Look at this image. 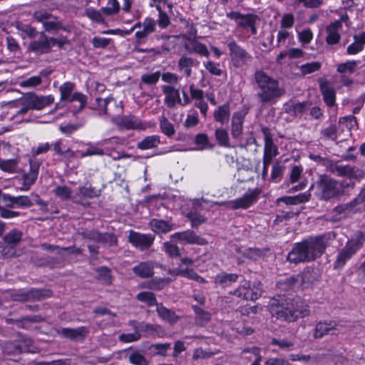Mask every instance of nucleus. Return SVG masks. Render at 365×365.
I'll return each mask as SVG.
<instances>
[{"mask_svg": "<svg viewBox=\"0 0 365 365\" xmlns=\"http://www.w3.org/2000/svg\"><path fill=\"white\" fill-rule=\"evenodd\" d=\"M200 62L186 54H182L178 62V68L180 72L183 73L187 78L192 75V68L197 67Z\"/></svg>", "mask_w": 365, "mask_h": 365, "instance_id": "obj_26", "label": "nucleus"}, {"mask_svg": "<svg viewBox=\"0 0 365 365\" xmlns=\"http://www.w3.org/2000/svg\"><path fill=\"white\" fill-rule=\"evenodd\" d=\"M157 312L162 319L170 322H176L178 319L175 312L168 309L165 307H163V305H157Z\"/></svg>", "mask_w": 365, "mask_h": 365, "instance_id": "obj_51", "label": "nucleus"}, {"mask_svg": "<svg viewBox=\"0 0 365 365\" xmlns=\"http://www.w3.org/2000/svg\"><path fill=\"white\" fill-rule=\"evenodd\" d=\"M176 275H180L186 278H188L190 279L195 280L200 284H205L207 282V281L197 274V272H195L193 269H180L175 271Z\"/></svg>", "mask_w": 365, "mask_h": 365, "instance_id": "obj_41", "label": "nucleus"}, {"mask_svg": "<svg viewBox=\"0 0 365 365\" xmlns=\"http://www.w3.org/2000/svg\"><path fill=\"white\" fill-rule=\"evenodd\" d=\"M74 88L75 83L72 82L67 81L63 83L59 88L61 101H68L71 97V95L74 90Z\"/></svg>", "mask_w": 365, "mask_h": 365, "instance_id": "obj_49", "label": "nucleus"}, {"mask_svg": "<svg viewBox=\"0 0 365 365\" xmlns=\"http://www.w3.org/2000/svg\"><path fill=\"white\" fill-rule=\"evenodd\" d=\"M155 237L151 234H142L130 230L128 241L135 248L141 251L150 248L154 242Z\"/></svg>", "mask_w": 365, "mask_h": 365, "instance_id": "obj_15", "label": "nucleus"}, {"mask_svg": "<svg viewBox=\"0 0 365 365\" xmlns=\"http://www.w3.org/2000/svg\"><path fill=\"white\" fill-rule=\"evenodd\" d=\"M314 190V195L320 200L329 202L334 200L344 193L343 184L326 174H321L313 183L309 190Z\"/></svg>", "mask_w": 365, "mask_h": 365, "instance_id": "obj_3", "label": "nucleus"}, {"mask_svg": "<svg viewBox=\"0 0 365 365\" xmlns=\"http://www.w3.org/2000/svg\"><path fill=\"white\" fill-rule=\"evenodd\" d=\"M160 144V137L157 135H148L139 141L137 148L145 150L157 148Z\"/></svg>", "mask_w": 365, "mask_h": 365, "instance_id": "obj_38", "label": "nucleus"}, {"mask_svg": "<svg viewBox=\"0 0 365 365\" xmlns=\"http://www.w3.org/2000/svg\"><path fill=\"white\" fill-rule=\"evenodd\" d=\"M356 119L354 115L344 116L339 120L337 128L341 137H347L350 135V131L356 126Z\"/></svg>", "mask_w": 365, "mask_h": 365, "instance_id": "obj_28", "label": "nucleus"}, {"mask_svg": "<svg viewBox=\"0 0 365 365\" xmlns=\"http://www.w3.org/2000/svg\"><path fill=\"white\" fill-rule=\"evenodd\" d=\"M153 262L150 261L142 262L138 265L133 267V272L140 278H149L154 274Z\"/></svg>", "mask_w": 365, "mask_h": 365, "instance_id": "obj_32", "label": "nucleus"}, {"mask_svg": "<svg viewBox=\"0 0 365 365\" xmlns=\"http://www.w3.org/2000/svg\"><path fill=\"white\" fill-rule=\"evenodd\" d=\"M58 334L63 338L71 341H83L88 334L89 330L86 327L77 328H61L57 331Z\"/></svg>", "mask_w": 365, "mask_h": 365, "instance_id": "obj_22", "label": "nucleus"}, {"mask_svg": "<svg viewBox=\"0 0 365 365\" xmlns=\"http://www.w3.org/2000/svg\"><path fill=\"white\" fill-rule=\"evenodd\" d=\"M354 41L346 49L349 55H355L363 51L365 46V32L354 36Z\"/></svg>", "mask_w": 365, "mask_h": 365, "instance_id": "obj_35", "label": "nucleus"}, {"mask_svg": "<svg viewBox=\"0 0 365 365\" xmlns=\"http://www.w3.org/2000/svg\"><path fill=\"white\" fill-rule=\"evenodd\" d=\"M333 174L340 177H354L356 173L354 168L349 165H337L332 162L328 169Z\"/></svg>", "mask_w": 365, "mask_h": 365, "instance_id": "obj_31", "label": "nucleus"}, {"mask_svg": "<svg viewBox=\"0 0 365 365\" xmlns=\"http://www.w3.org/2000/svg\"><path fill=\"white\" fill-rule=\"evenodd\" d=\"M21 232L14 229L4 237V241L6 244L15 247L21 242Z\"/></svg>", "mask_w": 365, "mask_h": 365, "instance_id": "obj_43", "label": "nucleus"}, {"mask_svg": "<svg viewBox=\"0 0 365 365\" xmlns=\"http://www.w3.org/2000/svg\"><path fill=\"white\" fill-rule=\"evenodd\" d=\"M41 162L38 160H29V170L24 173L21 177L22 180L21 186L19 187L21 191H28L36 182L39 173Z\"/></svg>", "mask_w": 365, "mask_h": 365, "instance_id": "obj_13", "label": "nucleus"}, {"mask_svg": "<svg viewBox=\"0 0 365 365\" xmlns=\"http://www.w3.org/2000/svg\"><path fill=\"white\" fill-rule=\"evenodd\" d=\"M358 202L355 198L345 204L339 205L334 207L331 212L328 214L327 220L331 222H337L347 217L350 214L356 211V207L358 205Z\"/></svg>", "mask_w": 365, "mask_h": 365, "instance_id": "obj_11", "label": "nucleus"}, {"mask_svg": "<svg viewBox=\"0 0 365 365\" xmlns=\"http://www.w3.org/2000/svg\"><path fill=\"white\" fill-rule=\"evenodd\" d=\"M239 278V275L233 273L221 272L216 275L215 283L223 288L230 287L235 283Z\"/></svg>", "mask_w": 365, "mask_h": 365, "instance_id": "obj_36", "label": "nucleus"}, {"mask_svg": "<svg viewBox=\"0 0 365 365\" xmlns=\"http://www.w3.org/2000/svg\"><path fill=\"white\" fill-rule=\"evenodd\" d=\"M284 314H289V312H294V319L292 321H286L287 322H296L299 318H303L308 316L310 313L307 304H305L300 298H289L287 297V305L284 306L283 310Z\"/></svg>", "mask_w": 365, "mask_h": 365, "instance_id": "obj_10", "label": "nucleus"}, {"mask_svg": "<svg viewBox=\"0 0 365 365\" xmlns=\"http://www.w3.org/2000/svg\"><path fill=\"white\" fill-rule=\"evenodd\" d=\"M364 243L365 231H356L338 252L334 262V268L336 269L343 268L346 262L364 246Z\"/></svg>", "mask_w": 365, "mask_h": 365, "instance_id": "obj_5", "label": "nucleus"}, {"mask_svg": "<svg viewBox=\"0 0 365 365\" xmlns=\"http://www.w3.org/2000/svg\"><path fill=\"white\" fill-rule=\"evenodd\" d=\"M88 148L85 151H83L80 154L81 158H85L87 156H92V155H103L104 151L103 149H102L101 147L93 145L91 143H88Z\"/></svg>", "mask_w": 365, "mask_h": 365, "instance_id": "obj_57", "label": "nucleus"}, {"mask_svg": "<svg viewBox=\"0 0 365 365\" xmlns=\"http://www.w3.org/2000/svg\"><path fill=\"white\" fill-rule=\"evenodd\" d=\"M43 319L40 315L25 316L16 320V326L19 328H25L26 325L31 323L41 322Z\"/></svg>", "mask_w": 365, "mask_h": 365, "instance_id": "obj_53", "label": "nucleus"}, {"mask_svg": "<svg viewBox=\"0 0 365 365\" xmlns=\"http://www.w3.org/2000/svg\"><path fill=\"white\" fill-rule=\"evenodd\" d=\"M149 225L151 230L158 235L165 234L173 228V225L171 222L163 220L153 219Z\"/></svg>", "mask_w": 365, "mask_h": 365, "instance_id": "obj_33", "label": "nucleus"}, {"mask_svg": "<svg viewBox=\"0 0 365 365\" xmlns=\"http://www.w3.org/2000/svg\"><path fill=\"white\" fill-rule=\"evenodd\" d=\"M192 308L196 314V322L198 324L203 326L210 320L211 315L208 312L196 305H192Z\"/></svg>", "mask_w": 365, "mask_h": 365, "instance_id": "obj_45", "label": "nucleus"}, {"mask_svg": "<svg viewBox=\"0 0 365 365\" xmlns=\"http://www.w3.org/2000/svg\"><path fill=\"white\" fill-rule=\"evenodd\" d=\"M321 138L324 140H336L341 138L339 130L336 125H330L329 126L322 129L320 132Z\"/></svg>", "mask_w": 365, "mask_h": 365, "instance_id": "obj_40", "label": "nucleus"}, {"mask_svg": "<svg viewBox=\"0 0 365 365\" xmlns=\"http://www.w3.org/2000/svg\"><path fill=\"white\" fill-rule=\"evenodd\" d=\"M309 101H290L284 105V113L295 118H301L310 108Z\"/></svg>", "mask_w": 365, "mask_h": 365, "instance_id": "obj_21", "label": "nucleus"}, {"mask_svg": "<svg viewBox=\"0 0 365 365\" xmlns=\"http://www.w3.org/2000/svg\"><path fill=\"white\" fill-rule=\"evenodd\" d=\"M278 284L284 290L300 287L297 274L282 279Z\"/></svg>", "mask_w": 365, "mask_h": 365, "instance_id": "obj_47", "label": "nucleus"}, {"mask_svg": "<svg viewBox=\"0 0 365 365\" xmlns=\"http://www.w3.org/2000/svg\"><path fill=\"white\" fill-rule=\"evenodd\" d=\"M317 81L324 101L328 106H333L335 104L336 91L331 82L324 78H319Z\"/></svg>", "mask_w": 365, "mask_h": 365, "instance_id": "obj_19", "label": "nucleus"}, {"mask_svg": "<svg viewBox=\"0 0 365 365\" xmlns=\"http://www.w3.org/2000/svg\"><path fill=\"white\" fill-rule=\"evenodd\" d=\"M155 9L158 11V18L156 21L157 25L161 29H167L170 24V18L168 14L162 9L160 5H155Z\"/></svg>", "mask_w": 365, "mask_h": 365, "instance_id": "obj_48", "label": "nucleus"}, {"mask_svg": "<svg viewBox=\"0 0 365 365\" xmlns=\"http://www.w3.org/2000/svg\"><path fill=\"white\" fill-rule=\"evenodd\" d=\"M53 192L60 199L65 200L71 197L72 190L69 187L66 185L58 186L54 189Z\"/></svg>", "mask_w": 365, "mask_h": 365, "instance_id": "obj_64", "label": "nucleus"}, {"mask_svg": "<svg viewBox=\"0 0 365 365\" xmlns=\"http://www.w3.org/2000/svg\"><path fill=\"white\" fill-rule=\"evenodd\" d=\"M160 72L156 71L153 73L143 74L140 77V81L146 85H154L160 79Z\"/></svg>", "mask_w": 365, "mask_h": 365, "instance_id": "obj_62", "label": "nucleus"}, {"mask_svg": "<svg viewBox=\"0 0 365 365\" xmlns=\"http://www.w3.org/2000/svg\"><path fill=\"white\" fill-rule=\"evenodd\" d=\"M192 53H197L202 56L208 57L210 55L207 46L195 39H192Z\"/></svg>", "mask_w": 365, "mask_h": 365, "instance_id": "obj_59", "label": "nucleus"}, {"mask_svg": "<svg viewBox=\"0 0 365 365\" xmlns=\"http://www.w3.org/2000/svg\"><path fill=\"white\" fill-rule=\"evenodd\" d=\"M136 299L140 302L147 304L150 307L158 305L155 295L151 292H141L137 294Z\"/></svg>", "mask_w": 365, "mask_h": 365, "instance_id": "obj_50", "label": "nucleus"}, {"mask_svg": "<svg viewBox=\"0 0 365 365\" xmlns=\"http://www.w3.org/2000/svg\"><path fill=\"white\" fill-rule=\"evenodd\" d=\"M40 38L38 40L31 41L28 49L36 55L48 53L51 51L49 37L43 31L40 32Z\"/></svg>", "mask_w": 365, "mask_h": 365, "instance_id": "obj_20", "label": "nucleus"}, {"mask_svg": "<svg viewBox=\"0 0 365 365\" xmlns=\"http://www.w3.org/2000/svg\"><path fill=\"white\" fill-rule=\"evenodd\" d=\"M187 217L190 220L192 227H197L201 224L205 223L207 220L203 215L194 212H188Z\"/></svg>", "mask_w": 365, "mask_h": 365, "instance_id": "obj_61", "label": "nucleus"}, {"mask_svg": "<svg viewBox=\"0 0 365 365\" xmlns=\"http://www.w3.org/2000/svg\"><path fill=\"white\" fill-rule=\"evenodd\" d=\"M112 121L118 126L127 130H145L151 126L150 123L143 122L138 117L133 115L116 117L113 118Z\"/></svg>", "mask_w": 365, "mask_h": 365, "instance_id": "obj_12", "label": "nucleus"}, {"mask_svg": "<svg viewBox=\"0 0 365 365\" xmlns=\"http://www.w3.org/2000/svg\"><path fill=\"white\" fill-rule=\"evenodd\" d=\"M227 46L235 66L240 67L251 61L252 56L235 41H230Z\"/></svg>", "mask_w": 365, "mask_h": 365, "instance_id": "obj_14", "label": "nucleus"}, {"mask_svg": "<svg viewBox=\"0 0 365 365\" xmlns=\"http://www.w3.org/2000/svg\"><path fill=\"white\" fill-rule=\"evenodd\" d=\"M113 101L115 103H116L115 101L114 100V98L112 96H109L104 99H103L101 98H96V106L95 108L98 109V110L101 111V113H102L103 114H108L107 106L108 103H110V102H113Z\"/></svg>", "mask_w": 365, "mask_h": 365, "instance_id": "obj_60", "label": "nucleus"}, {"mask_svg": "<svg viewBox=\"0 0 365 365\" xmlns=\"http://www.w3.org/2000/svg\"><path fill=\"white\" fill-rule=\"evenodd\" d=\"M98 243H101L105 247H113L117 245L118 239L113 233H101Z\"/></svg>", "mask_w": 365, "mask_h": 365, "instance_id": "obj_55", "label": "nucleus"}, {"mask_svg": "<svg viewBox=\"0 0 365 365\" xmlns=\"http://www.w3.org/2000/svg\"><path fill=\"white\" fill-rule=\"evenodd\" d=\"M338 324L331 320H324L316 324L313 336L315 339H322L326 335L336 336L339 333Z\"/></svg>", "mask_w": 365, "mask_h": 365, "instance_id": "obj_16", "label": "nucleus"}, {"mask_svg": "<svg viewBox=\"0 0 365 365\" xmlns=\"http://www.w3.org/2000/svg\"><path fill=\"white\" fill-rule=\"evenodd\" d=\"M300 287L307 288L312 286L319 279V274L312 267H307L304 270L297 274Z\"/></svg>", "mask_w": 365, "mask_h": 365, "instance_id": "obj_24", "label": "nucleus"}, {"mask_svg": "<svg viewBox=\"0 0 365 365\" xmlns=\"http://www.w3.org/2000/svg\"><path fill=\"white\" fill-rule=\"evenodd\" d=\"M163 93L165 95L164 103L169 108H174L181 103L180 91L172 86H163Z\"/></svg>", "mask_w": 365, "mask_h": 365, "instance_id": "obj_25", "label": "nucleus"}, {"mask_svg": "<svg viewBox=\"0 0 365 365\" xmlns=\"http://www.w3.org/2000/svg\"><path fill=\"white\" fill-rule=\"evenodd\" d=\"M42 83L41 76H34L28 78L19 83L21 88H33L40 85Z\"/></svg>", "mask_w": 365, "mask_h": 365, "instance_id": "obj_63", "label": "nucleus"}, {"mask_svg": "<svg viewBox=\"0 0 365 365\" xmlns=\"http://www.w3.org/2000/svg\"><path fill=\"white\" fill-rule=\"evenodd\" d=\"M159 123L161 132L168 137H172L175 133L174 125L165 115L160 118Z\"/></svg>", "mask_w": 365, "mask_h": 365, "instance_id": "obj_44", "label": "nucleus"}, {"mask_svg": "<svg viewBox=\"0 0 365 365\" xmlns=\"http://www.w3.org/2000/svg\"><path fill=\"white\" fill-rule=\"evenodd\" d=\"M54 101L52 95L38 96L34 92L24 93L21 98L10 103L11 107L19 108L16 112V115H24L30 110H41L51 105Z\"/></svg>", "mask_w": 365, "mask_h": 365, "instance_id": "obj_4", "label": "nucleus"}, {"mask_svg": "<svg viewBox=\"0 0 365 365\" xmlns=\"http://www.w3.org/2000/svg\"><path fill=\"white\" fill-rule=\"evenodd\" d=\"M215 139L219 145L225 148H231L228 132L226 129L220 128L215 131Z\"/></svg>", "mask_w": 365, "mask_h": 365, "instance_id": "obj_39", "label": "nucleus"}, {"mask_svg": "<svg viewBox=\"0 0 365 365\" xmlns=\"http://www.w3.org/2000/svg\"><path fill=\"white\" fill-rule=\"evenodd\" d=\"M259 20L257 15L253 14H242L237 26L244 29H250L252 35L257 34L256 22Z\"/></svg>", "mask_w": 365, "mask_h": 365, "instance_id": "obj_30", "label": "nucleus"}, {"mask_svg": "<svg viewBox=\"0 0 365 365\" xmlns=\"http://www.w3.org/2000/svg\"><path fill=\"white\" fill-rule=\"evenodd\" d=\"M322 63L319 61L307 63L299 66V70L302 76L311 74L320 70Z\"/></svg>", "mask_w": 365, "mask_h": 365, "instance_id": "obj_54", "label": "nucleus"}, {"mask_svg": "<svg viewBox=\"0 0 365 365\" xmlns=\"http://www.w3.org/2000/svg\"><path fill=\"white\" fill-rule=\"evenodd\" d=\"M52 296V292L48 289L32 288L27 291L19 289L14 292L11 295L13 300L16 302L42 301Z\"/></svg>", "mask_w": 365, "mask_h": 365, "instance_id": "obj_7", "label": "nucleus"}, {"mask_svg": "<svg viewBox=\"0 0 365 365\" xmlns=\"http://www.w3.org/2000/svg\"><path fill=\"white\" fill-rule=\"evenodd\" d=\"M143 29L138 31L135 34V36L138 42L145 39L148 36L156 31V21L150 17H146L142 22Z\"/></svg>", "mask_w": 365, "mask_h": 365, "instance_id": "obj_27", "label": "nucleus"}, {"mask_svg": "<svg viewBox=\"0 0 365 365\" xmlns=\"http://www.w3.org/2000/svg\"><path fill=\"white\" fill-rule=\"evenodd\" d=\"M341 26V21H336L327 26L326 41L329 45H334L339 41L341 37L339 31Z\"/></svg>", "mask_w": 365, "mask_h": 365, "instance_id": "obj_29", "label": "nucleus"}, {"mask_svg": "<svg viewBox=\"0 0 365 365\" xmlns=\"http://www.w3.org/2000/svg\"><path fill=\"white\" fill-rule=\"evenodd\" d=\"M259 195L260 190L257 188L248 190L241 197L237 198L235 200L228 202H216L215 204L220 205L227 204V207L233 210L247 209L257 201Z\"/></svg>", "mask_w": 365, "mask_h": 365, "instance_id": "obj_9", "label": "nucleus"}, {"mask_svg": "<svg viewBox=\"0 0 365 365\" xmlns=\"http://www.w3.org/2000/svg\"><path fill=\"white\" fill-rule=\"evenodd\" d=\"M246 112L239 110L235 112L231 120V135L235 140L241 138L243 133V123L246 115Z\"/></svg>", "mask_w": 365, "mask_h": 365, "instance_id": "obj_23", "label": "nucleus"}, {"mask_svg": "<svg viewBox=\"0 0 365 365\" xmlns=\"http://www.w3.org/2000/svg\"><path fill=\"white\" fill-rule=\"evenodd\" d=\"M174 240L182 242L185 244H192L198 245H205L207 244V241L197 235L192 230H187L184 232H175L170 236Z\"/></svg>", "mask_w": 365, "mask_h": 365, "instance_id": "obj_18", "label": "nucleus"}, {"mask_svg": "<svg viewBox=\"0 0 365 365\" xmlns=\"http://www.w3.org/2000/svg\"><path fill=\"white\" fill-rule=\"evenodd\" d=\"M335 238L333 232L310 236L299 242H296L287 256V260L295 264L315 261L324 252L327 247Z\"/></svg>", "mask_w": 365, "mask_h": 365, "instance_id": "obj_1", "label": "nucleus"}, {"mask_svg": "<svg viewBox=\"0 0 365 365\" xmlns=\"http://www.w3.org/2000/svg\"><path fill=\"white\" fill-rule=\"evenodd\" d=\"M259 91L257 96L262 103H274L284 96L285 90L279 82L262 71H257L254 75Z\"/></svg>", "mask_w": 365, "mask_h": 365, "instance_id": "obj_2", "label": "nucleus"}, {"mask_svg": "<svg viewBox=\"0 0 365 365\" xmlns=\"http://www.w3.org/2000/svg\"><path fill=\"white\" fill-rule=\"evenodd\" d=\"M358 62L356 61H347L337 65L336 71L341 75L351 74L356 71Z\"/></svg>", "mask_w": 365, "mask_h": 365, "instance_id": "obj_42", "label": "nucleus"}, {"mask_svg": "<svg viewBox=\"0 0 365 365\" xmlns=\"http://www.w3.org/2000/svg\"><path fill=\"white\" fill-rule=\"evenodd\" d=\"M101 11L107 16L117 14L120 11V4L118 0H108L106 6L102 7Z\"/></svg>", "mask_w": 365, "mask_h": 365, "instance_id": "obj_52", "label": "nucleus"}, {"mask_svg": "<svg viewBox=\"0 0 365 365\" xmlns=\"http://www.w3.org/2000/svg\"><path fill=\"white\" fill-rule=\"evenodd\" d=\"M164 252L170 257L180 256V248L172 242H165L163 245Z\"/></svg>", "mask_w": 365, "mask_h": 365, "instance_id": "obj_56", "label": "nucleus"}, {"mask_svg": "<svg viewBox=\"0 0 365 365\" xmlns=\"http://www.w3.org/2000/svg\"><path fill=\"white\" fill-rule=\"evenodd\" d=\"M261 131L264 135V141L263 156L273 159L279 153L277 146L273 141L271 130L269 128L263 126L261 128Z\"/></svg>", "mask_w": 365, "mask_h": 365, "instance_id": "obj_17", "label": "nucleus"}, {"mask_svg": "<svg viewBox=\"0 0 365 365\" xmlns=\"http://www.w3.org/2000/svg\"><path fill=\"white\" fill-rule=\"evenodd\" d=\"M213 117L216 122L224 125L229 121L230 117V108L228 103L217 107L213 112Z\"/></svg>", "mask_w": 365, "mask_h": 365, "instance_id": "obj_34", "label": "nucleus"}, {"mask_svg": "<svg viewBox=\"0 0 365 365\" xmlns=\"http://www.w3.org/2000/svg\"><path fill=\"white\" fill-rule=\"evenodd\" d=\"M285 305H287V297L284 295H278L269 300L267 309L273 317L282 321H292L294 319V312H289V314H284L283 310Z\"/></svg>", "mask_w": 365, "mask_h": 365, "instance_id": "obj_8", "label": "nucleus"}, {"mask_svg": "<svg viewBox=\"0 0 365 365\" xmlns=\"http://www.w3.org/2000/svg\"><path fill=\"white\" fill-rule=\"evenodd\" d=\"M17 159L0 160V169L9 173H19Z\"/></svg>", "mask_w": 365, "mask_h": 365, "instance_id": "obj_46", "label": "nucleus"}, {"mask_svg": "<svg viewBox=\"0 0 365 365\" xmlns=\"http://www.w3.org/2000/svg\"><path fill=\"white\" fill-rule=\"evenodd\" d=\"M195 145L198 146L199 150L211 148L212 145L209 143L208 135L205 133H198L196 135L194 140Z\"/></svg>", "mask_w": 365, "mask_h": 365, "instance_id": "obj_58", "label": "nucleus"}, {"mask_svg": "<svg viewBox=\"0 0 365 365\" xmlns=\"http://www.w3.org/2000/svg\"><path fill=\"white\" fill-rule=\"evenodd\" d=\"M33 17L37 22L42 24L43 29L47 32L51 33L59 30L68 31L67 27L62 24L57 16L46 11H36Z\"/></svg>", "mask_w": 365, "mask_h": 365, "instance_id": "obj_6", "label": "nucleus"}, {"mask_svg": "<svg viewBox=\"0 0 365 365\" xmlns=\"http://www.w3.org/2000/svg\"><path fill=\"white\" fill-rule=\"evenodd\" d=\"M311 194L309 192L299 193L294 196H285L277 199V202H283L286 205H297L307 202L310 200Z\"/></svg>", "mask_w": 365, "mask_h": 365, "instance_id": "obj_37", "label": "nucleus"}]
</instances>
